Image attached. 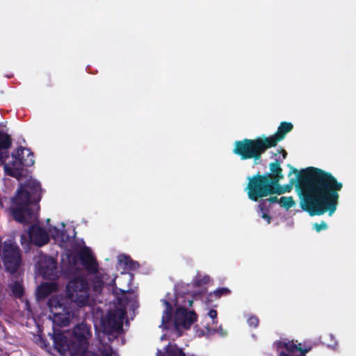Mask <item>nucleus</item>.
I'll use <instances>...</instances> for the list:
<instances>
[{
  "mask_svg": "<svg viewBox=\"0 0 356 356\" xmlns=\"http://www.w3.org/2000/svg\"><path fill=\"white\" fill-rule=\"evenodd\" d=\"M343 184L331 172L313 167V216L326 213L332 216L336 211Z\"/></svg>",
  "mask_w": 356,
  "mask_h": 356,
  "instance_id": "1",
  "label": "nucleus"
},
{
  "mask_svg": "<svg viewBox=\"0 0 356 356\" xmlns=\"http://www.w3.org/2000/svg\"><path fill=\"white\" fill-rule=\"evenodd\" d=\"M293 128L292 123L282 122L273 135H263L254 139L244 138L236 140L233 153L238 156L241 160L253 159L254 164L258 165L261 163L262 154L268 149L276 147Z\"/></svg>",
  "mask_w": 356,
  "mask_h": 356,
  "instance_id": "2",
  "label": "nucleus"
},
{
  "mask_svg": "<svg viewBox=\"0 0 356 356\" xmlns=\"http://www.w3.org/2000/svg\"><path fill=\"white\" fill-rule=\"evenodd\" d=\"M42 189L35 179H27L17 190L12 200L10 208L13 219L21 223H27L34 215V209H39Z\"/></svg>",
  "mask_w": 356,
  "mask_h": 356,
  "instance_id": "3",
  "label": "nucleus"
},
{
  "mask_svg": "<svg viewBox=\"0 0 356 356\" xmlns=\"http://www.w3.org/2000/svg\"><path fill=\"white\" fill-rule=\"evenodd\" d=\"M289 176L295 174L291 182L295 184L296 191L299 196L302 209L312 216V166L298 170L291 165Z\"/></svg>",
  "mask_w": 356,
  "mask_h": 356,
  "instance_id": "4",
  "label": "nucleus"
},
{
  "mask_svg": "<svg viewBox=\"0 0 356 356\" xmlns=\"http://www.w3.org/2000/svg\"><path fill=\"white\" fill-rule=\"evenodd\" d=\"M248 183L245 191L248 198L254 202L274 195L275 191V185L268 179L266 175L258 172L252 177H248Z\"/></svg>",
  "mask_w": 356,
  "mask_h": 356,
  "instance_id": "5",
  "label": "nucleus"
},
{
  "mask_svg": "<svg viewBox=\"0 0 356 356\" xmlns=\"http://www.w3.org/2000/svg\"><path fill=\"white\" fill-rule=\"evenodd\" d=\"M12 157L13 160L10 166L6 162L3 164L6 172L13 177L22 176L24 167H30L35 163L34 154L28 148L20 147L15 154H12Z\"/></svg>",
  "mask_w": 356,
  "mask_h": 356,
  "instance_id": "6",
  "label": "nucleus"
},
{
  "mask_svg": "<svg viewBox=\"0 0 356 356\" xmlns=\"http://www.w3.org/2000/svg\"><path fill=\"white\" fill-rule=\"evenodd\" d=\"M65 302L66 300L59 296H53L48 300L53 321L60 327L67 326L74 316L73 309Z\"/></svg>",
  "mask_w": 356,
  "mask_h": 356,
  "instance_id": "7",
  "label": "nucleus"
},
{
  "mask_svg": "<svg viewBox=\"0 0 356 356\" xmlns=\"http://www.w3.org/2000/svg\"><path fill=\"white\" fill-rule=\"evenodd\" d=\"M66 294L67 299L79 307L87 305L90 297L87 280L82 277L72 279L67 285Z\"/></svg>",
  "mask_w": 356,
  "mask_h": 356,
  "instance_id": "8",
  "label": "nucleus"
},
{
  "mask_svg": "<svg viewBox=\"0 0 356 356\" xmlns=\"http://www.w3.org/2000/svg\"><path fill=\"white\" fill-rule=\"evenodd\" d=\"M0 255L6 270L10 274L15 273L22 261L20 250L16 243L12 240L5 241Z\"/></svg>",
  "mask_w": 356,
  "mask_h": 356,
  "instance_id": "9",
  "label": "nucleus"
},
{
  "mask_svg": "<svg viewBox=\"0 0 356 356\" xmlns=\"http://www.w3.org/2000/svg\"><path fill=\"white\" fill-rule=\"evenodd\" d=\"M73 335L75 339L73 353L88 348L89 339L92 337L91 327L89 325L83 322L77 324L73 329Z\"/></svg>",
  "mask_w": 356,
  "mask_h": 356,
  "instance_id": "10",
  "label": "nucleus"
},
{
  "mask_svg": "<svg viewBox=\"0 0 356 356\" xmlns=\"http://www.w3.org/2000/svg\"><path fill=\"white\" fill-rule=\"evenodd\" d=\"M38 268L40 273L45 279L54 280L58 277L57 261L51 257H40L38 262Z\"/></svg>",
  "mask_w": 356,
  "mask_h": 356,
  "instance_id": "11",
  "label": "nucleus"
},
{
  "mask_svg": "<svg viewBox=\"0 0 356 356\" xmlns=\"http://www.w3.org/2000/svg\"><path fill=\"white\" fill-rule=\"evenodd\" d=\"M197 319V316L194 311L188 312L186 308L179 307L175 314V327L177 329L180 327L189 329Z\"/></svg>",
  "mask_w": 356,
  "mask_h": 356,
  "instance_id": "12",
  "label": "nucleus"
},
{
  "mask_svg": "<svg viewBox=\"0 0 356 356\" xmlns=\"http://www.w3.org/2000/svg\"><path fill=\"white\" fill-rule=\"evenodd\" d=\"M102 327L105 334H122L123 332L122 318L114 312H109L102 321Z\"/></svg>",
  "mask_w": 356,
  "mask_h": 356,
  "instance_id": "13",
  "label": "nucleus"
},
{
  "mask_svg": "<svg viewBox=\"0 0 356 356\" xmlns=\"http://www.w3.org/2000/svg\"><path fill=\"white\" fill-rule=\"evenodd\" d=\"M78 257L87 272L90 274H95L98 272L99 264L90 248L84 246L81 248Z\"/></svg>",
  "mask_w": 356,
  "mask_h": 356,
  "instance_id": "14",
  "label": "nucleus"
},
{
  "mask_svg": "<svg viewBox=\"0 0 356 356\" xmlns=\"http://www.w3.org/2000/svg\"><path fill=\"white\" fill-rule=\"evenodd\" d=\"M28 235L30 241L38 247L47 244L49 241V234L45 229L38 225L29 227Z\"/></svg>",
  "mask_w": 356,
  "mask_h": 356,
  "instance_id": "15",
  "label": "nucleus"
},
{
  "mask_svg": "<svg viewBox=\"0 0 356 356\" xmlns=\"http://www.w3.org/2000/svg\"><path fill=\"white\" fill-rule=\"evenodd\" d=\"M74 356H117L112 346L107 342L99 341L97 347V352L83 350L76 353H72Z\"/></svg>",
  "mask_w": 356,
  "mask_h": 356,
  "instance_id": "16",
  "label": "nucleus"
},
{
  "mask_svg": "<svg viewBox=\"0 0 356 356\" xmlns=\"http://www.w3.org/2000/svg\"><path fill=\"white\" fill-rule=\"evenodd\" d=\"M54 349L60 355H64L70 349L68 339L59 329L54 328L51 336Z\"/></svg>",
  "mask_w": 356,
  "mask_h": 356,
  "instance_id": "17",
  "label": "nucleus"
},
{
  "mask_svg": "<svg viewBox=\"0 0 356 356\" xmlns=\"http://www.w3.org/2000/svg\"><path fill=\"white\" fill-rule=\"evenodd\" d=\"M282 160L275 159L274 161L270 163V172L264 173L266 175L269 180L275 185L278 186L280 180L284 179L283 170L281 167Z\"/></svg>",
  "mask_w": 356,
  "mask_h": 356,
  "instance_id": "18",
  "label": "nucleus"
},
{
  "mask_svg": "<svg viewBox=\"0 0 356 356\" xmlns=\"http://www.w3.org/2000/svg\"><path fill=\"white\" fill-rule=\"evenodd\" d=\"M11 137L6 133L0 131V161L4 163L9 157L8 149L11 147Z\"/></svg>",
  "mask_w": 356,
  "mask_h": 356,
  "instance_id": "19",
  "label": "nucleus"
},
{
  "mask_svg": "<svg viewBox=\"0 0 356 356\" xmlns=\"http://www.w3.org/2000/svg\"><path fill=\"white\" fill-rule=\"evenodd\" d=\"M57 285L56 283L45 282L42 283L38 288L36 296L38 299H44L48 297L52 292L56 291Z\"/></svg>",
  "mask_w": 356,
  "mask_h": 356,
  "instance_id": "20",
  "label": "nucleus"
},
{
  "mask_svg": "<svg viewBox=\"0 0 356 356\" xmlns=\"http://www.w3.org/2000/svg\"><path fill=\"white\" fill-rule=\"evenodd\" d=\"M279 347H284L286 350L294 354L296 353H299L298 356H305V353L309 351L308 349H302L301 347V344H296L293 341H288V342H280Z\"/></svg>",
  "mask_w": 356,
  "mask_h": 356,
  "instance_id": "21",
  "label": "nucleus"
},
{
  "mask_svg": "<svg viewBox=\"0 0 356 356\" xmlns=\"http://www.w3.org/2000/svg\"><path fill=\"white\" fill-rule=\"evenodd\" d=\"M167 356H186L183 349L176 343H169L165 348Z\"/></svg>",
  "mask_w": 356,
  "mask_h": 356,
  "instance_id": "22",
  "label": "nucleus"
},
{
  "mask_svg": "<svg viewBox=\"0 0 356 356\" xmlns=\"http://www.w3.org/2000/svg\"><path fill=\"white\" fill-rule=\"evenodd\" d=\"M49 233L53 238L60 240L62 242H65L68 238L66 231L59 229L56 227L49 228Z\"/></svg>",
  "mask_w": 356,
  "mask_h": 356,
  "instance_id": "23",
  "label": "nucleus"
},
{
  "mask_svg": "<svg viewBox=\"0 0 356 356\" xmlns=\"http://www.w3.org/2000/svg\"><path fill=\"white\" fill-rule=\"evenodd\" d=\"M10 291L13 295L17 298H20L23 296L24 289L22 283L19 281H15L14 283L9 285Z\"/></svg>",
  "mask_w": 356,
  "mask_h": 356,
  "instance_id": "24",
  "label": "nucleus"
},
{
  "mask_svg": "<svg viewBox=\"0 0 356 356\" xmlns=\"http://www.w3.org/2000/svg\"><path fill=\"white\" fill-rule=\"evenodd\" d=\"M162 301L165 307L163 313L162 321L163 323H165L172 318L173 314V308L169 301L166 300H163Z\"/></svg>",
  "mask_w": 356,
  "mask_h": 356,
  "instance_id": "25",
  "label": "nucleus"
},
{
  "mask_svg": "<svg viewBox=\"0 0 356 356\" xmlns=\"http://www.w3.org/2000/svg\"><path fill=\"white\" fill-rule=\"evenodd\" d=\"M293 185L295 186V184H292L291 181L289 184L284 185L283 186H281L280 183H278V186H275L274 189L275 191V194L281 195L286 192H290Z\"/></svg>",
  "mask_w": 356,
  "mask_h": 356,
  "instance_id": "26",
  "label": "nucleus"
},
{
  "mask_svg": "<svg viewBox=\"0 0 356 356\" xmlns=\"http://www.w3.org/2000/svg\"><path fill=\"white\" fill-rule=\"evenodd\" d=\"M279 203L282 207L286 209L291 208L295 204V202L292 197H282L280 199Z\"/></svg>",
  "mask_w": 356,
  "mask_h": 356,
  "instance_id": "27",
  "label": "nucleus"
},
{
  "mask_svg": "<svg viewBox=\"0 0 356 356\" xmlns=\"http://www.w3.org/2000/svg\"><path fill=\"white\" fill-rule=\"evenodd\" d=\"M229 293L230 290L225 287L218 288L213 291V295L216 298H219L223 295H228Z\"/></svg>",
  "mask_w": 356,
  "mask_h": 356,
  "instance_id": "28",
  "label": "nucleus"
},
{
  "mask_svg": "<svg viewBox=\"0 0 356 356\" xmlns=\"http://www.w3.org/2000/svg\"><path fill=\"white\" fill-rule=\"evenodd\" d=\"M209 281V277L207 275L204 276L203 277H196L194 280V284L196 286H200L202 284H206Z\"/></svg>",
  "mask_w": 356,
  "mask_h": 356,
  "instance_id": "29",
  "label": "nucleus"
},
{
  "mask_svg": "<svg viewBox=\"0 0 356 356\" xmlns=\"http://www.w3.org/2000/svg\"><path fill=\"white\" fill-rule=\"evenodd\" d=\"M313 227L317 232H320L322 230L327 229L328 226L325 221H321L320 223L316 222L313 225Z\"/></svg>",
  "mask_w": 356,
  "mask_h": 356,
  "instance_id": "30",
  "label": "nucleus"
},
{
  "mask_svg": "<svg viewBox=\"0 0 356 356\" xmlns=\"http://www.w3.org/2000/svg\"><path fill=\"white\" fill-rule=\"evenodd\" d=\"M259 320L256 316H251L248 318V323L250 326L257 327L259 325Z\"/></svg>",
  "mask_w": 356,
  "mask_h": 356,
  "instance_id": "31",
  "label": "nucleus"
},
{
  "mask_svg": "<svg viewBox=\"0 0 356 356\" xmlns=\"http://www.w3.org/2000/svg\"><path fill=\"white\" fill-rule=\"evenodd\" d=\"M267 200L265 199V200H261L259 203V205H258V207L259 209V210L261 211V212H265V211H268V206H267Z\"/></svg>",
  "mask_w": 356,
  "mask_h": 356,
  "instance_id": "32",
  "label": "nucleus"
},
{
  "mask_svg": "<svg viewBox=\"0 0 356 356\" xmlns=\"http://www.w3.org/2000/svg\"><path fill=\"white\" fill-rule=\"evenodd\" d=\"M277 154H282V159H281L282 161L286 158L287 152L282 147H280L279 149H277V152L273 153V156H276L277 155Z\"/></svg>",
  "mask_w": 356,
  "mask_h": 356,
  "instance_id": "33",
  "label": "nucleus"
},
{
  "mask_svg": "<svg viewBox=\"0 0 356 356\" xmlns=\"http://www.w3.org/2000/svg\"><path fill=\"white\" fill-rule=\"evenodd\" d=\"M208 315L211 318L213 319V322L215 323L214 321L216 319L218 315L217 311L215 309H211L209 312Z\"/></svg>",
  "mask_w": 356,
  "mask_h": 356,
  "instance_id": "34",
  "label": "nucleus"
},
{
  "mask_svg": "<svg viewBox=\"0 0 356 356\" xmlns=\"http://www.w3.org/2000/svg\"><path fill=\"white\" fill-rule=\"evenodd\" d=\"M267 200V202L269 203H276L279 202L280 200L276 196H270L269 198L266 199Z\"/></svg>",
  "mask_w": 356,
  "mask_h": 356,
  "instance_id": "35",
  "label": "nucleus"
},
{
  "mask_svg": "<svg viewBox=\"0 0 356 356\" xmlns=\"http://www.w3.org/2000/svg\"><path fill=\"white\" fill-rule=\"evenodd\" d=\"M268 211L263 212L261 215V218L266 220L267 222L269 224L270 223L271 218L270 216L267 213Z\"/></svg>",
  "mask_w": 356,
  "mask_h": 356,
  "instance_id": "36",
  "label": "nucleus"
},
{
  "mask_svg": "<svg viewBox=\"0 0 356 356\" xmlns=\"http://www.w3.org/2000/svg\"><path fill=\"white\" fill-rule=\"evenodd\" d=\"M119 334H113V335L106 334L109 343L112 342L115 339H117Z\"/></svg>",
  "mask_w": 356,
  "mask_h": 356,
  "instance_id": "37",
  "label": "nucleus"
},
{
  "mask_svg": "<svg viewBox=\"0 0 356 356\" xmlns=\"http://www.w3.org/2000/svg\"><path fill=\"white\" fill-rule=\"evenodd\" d=\"M124 261V263L125 265L128 266L129 264H132L133 261L131 260V259L130 258V257L129 256H124L123 257Z\"/></svg>",
  "mask_w": 356,
  "mask_h": 356,
  "instance_id": "38",
  "label": "nucleus"
},
{
  "mask_svg": "<svg viewBox=\"0 0 356 356\" xmlns=\"http://www.w3.org/2000/svg\"><path fill=\"white\" fill-rule=\"evenodd\" d=\"M280 356H290V355L288 353H286L282 351L280 353Z\"/></svg>",
  "mask_w": 356,
  "mask_h": 356,
  "instance_id": "39",
  "label": "nucleus"
},
{
  "mask_svg": "<svg viewBox=\"0 0 356 356\" xmlns=\"http://www.w3.org/2000/svg\"><path fill=\"white\" fill-rule=\"evenodd\" d=\"M192 303H193V300H189V301H188V304H189V305H190V306H191V305H192Z\"/></svg>",
  "mask_w": 356,
  "mask_h": 356,
  "instance_id": "40",
  "label": "nucleus"
}]
</instances>
